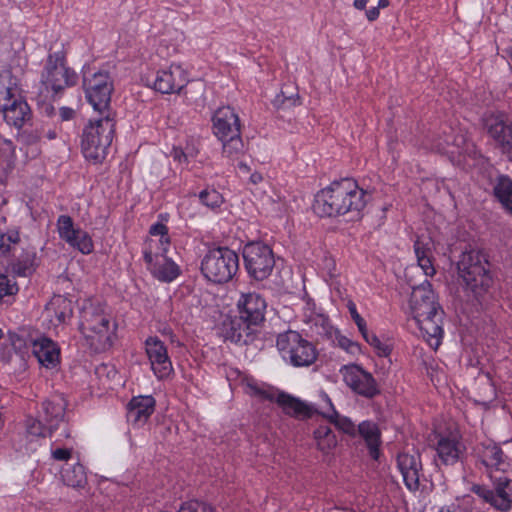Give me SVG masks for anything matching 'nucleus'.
<instances>
[{
    "label": "nucleus",
    "instance_id": "f257e3e1",
    "mask_svg": "<svg viewBox=\"0 0 512 512\" xmlns=\"http://www.w3.org/2000/svg\"><path fill=\"white\" fill-rule=\"evenodd\" d=\"M366 192L353 179L345 178L332 182L320 190L313 204L314 212L320 217H337L349 214L359 217L366 206Z\"/></svg>",
    "mask_w": 512,
    "mask_h": 512
},
{
    "label": "nucleus",
    "instance_id": "f03ea898",
    "mask_svg": "<svg viewBox=\"0 0 512 512\" xmlns=\"http://www.w3.org/2000/svg\"><path fill=\"white\" fill-rule=\"evenodd\" d=\"M409 305L423 338L431 348L437 349L443 337L444 311L429 281L413 288Z\"/></svg>",
    "mask_w": 512,
    "mask_h": 512
},
{
    "label": "nucleus",
    "instance_id": "7ed1b4c3",
    "mask_svg": "<svg viewBox=\"0 0 512 512\" xmlns=\"http://www.w3.org/2000/svg\"><path fill=\"white\" fill-rule=\"evenodd\" d=\"M456 268L458 280L467 297L480 303L493 284L486 254L476 249L464 251L459 256Z\"/></svg>",
    "mask_w": 512,
    "mask_h": 512
},
{
    "label": "nucleus",
    "instance_id": "20e7f679",
    "mask_svg": "<svg viewBox=\"0 0 512 512\" xmlns=\"http://www.w3.org/2000/svg\"><path fill=\"white\" fill-rule=\"evenodd\" d=\"M114 132V113L100 114L99 118L90 121L82 134L81 148L84 157L95 163L102 162L112 144Z\"/></svg>",
    "mask_w": 512,
    "mask_h": 512
},
{
    "label": "nucleus",
    "instance_id": "39448f33",
    "mask_svg": "<svg viewBox=\"0 0 512 512\" xmlns=\"http://www.w3.org/2000/svg\"><path fill=\"white\" fill-rule=\"evenodd\" d=\"M80 329L96 351L111 347L114 326H111V317L100 304L90 303L84 306Z\"/></svg>",
    "mask_w": 512,
    "mask_h": 512
},
{
    "label": "nucleus",
    "instance_id": "423d86ee",
    "mask_svg": "<svg viewBox=\"0 0 512 512\" xmlns=\"http://www.w3.org/2000/svg\"><path fill=\"white\" fill-rule=\"evenodd\" d=\"M201 272L210 282H229L239 268L238 254L228 247L210 249L201 261Z\"/></svg>",
    "mask_w": 512,
    "mask_h": 512
},
{
    "label": "nucleus",
    "instance_id": "0eeeda50",
    "mask_svg": "<svg viewBox=\"0 0 512 512\" xmlns=\"http://www.w3.org/2000/svg\"><path fill=\"white\" fill-rule=\"evenodd\" d=\"M276 346L282 358L294 367H308L318 357L315 345L296 331L288 330L279 334Z\"/></svg>",
    "mask_w": 512,
    "mask_h": 512
},
{
    "label": "nucleus",
    "instance_id": "6e6552de",
    "mask_svg": "<svg viewBox=\"0 0 512 512\" xmlns=\"http://www.w3.org/2000/svg\"><path fill=\"white\" fill-rule=\"evenodd\" d=\"M83 87L88 102L99 114L113 113L110 108L113 81L107 71H92L89 66L83 67Z\"/></svg>",
    "mask_w": 512,
    "mask_h": 512
},
{
    "label": "nucleus",
    "instance_id": "1a4fd4ad",
    "mask_svg": "<svg viewBox=\"0 0 512 512\" xmlns=\"http://www.w3.org/2000/svg\"><path fill=\"white\" fill-rule=\"evenodd\" d=\"M243 259L248 275L256 281L267 279L275 266L272 249L263 242H250L243 248Z\"/></svg>",
    "mask_w": 512,
    "mask_h": 512
},
{
    "label": "nucleus",
    "instance_id": "9d476101",
    "mask_svg": "<svg viewBox=\"0 0 512 512\" xmlns=\"http://www.w3.org/2000/svg\"><path fill=\"white\" fill-rule=\"evenodd\" d=\"M77 79L76 72L65 65V57L62 52L48 55L41 77V82L47 90L57 94L67 87L74 86Z\"/></svg>",
    "mask_w": 512,
    "mask_h": 512
},
{
    "label": "nucleus",
    "instance_id": "9b49d317",
    "mask_svg": "<svg viewBox=\"0 0 512 512\" xmlns=\"http://www.w3.org/2000/svg\"><path fill=\"white\" fill-rule=\"evenodd\" d=\"M490 479L493 483V489L474 484L471 491L496 510L501 512L510 511L512 509V480L503 475Z\"/></svg>",
    "mask_w": 512,
    "mask_h": 512
},
{
    "label": "nucleus",
    "instance_id": "f8f14e48",
    "mask_svg": "<svg viewBox=\"0 0 512 512\" xmlns=\"http://www.w3.org/2000/svg\"><path fill=\"white\" fill-rule=\"evenodd\" d=\"M478 461L485 467L489 478L498 476L497 473H506L511 468L509 457L503 452L500 445L492 441L479 443L475 448Z\"/></svg>",
    "mask_w": 512,
    "mask_h": 512
},
{
    "label": "nucleus",
    "instance_id": "ddd939ff",
    "mask_svg": "<svg viewBox=\"0 0 512 512\" xmlns=\"http://www.w3.org/2000/svg\"><path fill=\"white\" fill-rule=\"evenodd\" d=\"M345 384L356 394L365 398H373L380 393L377 382L371 373L362 367L351 364L340 369Z\"/></svg>",
    "mask_w": 512,
    "mask_h": 512
},
{
    "label": "nucleus",
    "instance_id": "4468645a",
    "mask_svg": "<svg viewBox=\"0 0 512 512\" xmlns=\"http://www.w3.org/2000/svg\"><path fill=\"white\" fill-rule=\"evenodd\" d=\"M57 231L60 239L64 240L73 249L86 255L92 253L94 245L91 237L86 231L75 228L70 216L60 215L58 217Z\"/></svg>",
    "mask_w": 512,
    "mask_h": 512
},
{
    "label": "nucleus",
    "instance_id": "2eb2a0df",
    "mask_svg": "<svg viewBox=\"0 0 512 512\" xmlns=\"http://www.w3.org/2000/svg\"><path fill=\"white\" fill-rule=\"evenodd\" d=\"M240 320L246 325L259 326L265 319L266 302L257 293H244L237 302Z\"/></svg>",
    "mask_w": 512,
    "mask_h": 512
},
{
    "label": "nucleus",
    "instance_id": "dca6fc26",
    "mask_svg": "<svg viewBox=\"0 0 512 512\" xmlns=\"http://www.w3.org/2000/svg\"><path fill=\"white\" fill-rule=\"evenodd\" d=\"M188 81L187 73L181 66L170 65L157 72L153 88L162 94H179Z\"/></svg>",
    "mask_w": 512,
    "mask_h": 512
},
{
    "label": "nucleus",
    "instance_id": "f3484780",
    "mask_svg": "<svg viewBox=\"0 0 512 512\" xmlns=\"http://www.w3.org/2000/svg\"><path fill=\"white\" fill-rule=\"evenodd\" d=\"M145 346L146 354L156 377L159 379L168 377L173 368L164 343L157 337H149Z\"/></svg>",
    "mask_w": 512,
    "mask_h": 512
},
{
    "label": "nucleus",
    "instance_id": "a211bd4d",
    "mask_svg": "<svg viewBox=\"0 0 512 512\" xmlns=\"http://www.w3.org/2000/svg\"><path fill=\"white\" fill-rule=\"evenodd\" d=\"M489 135L498 143L503 152H512V124L502 113L489 114L484 118Z\"/></svg>",
    "mask_w": 512,
    "mask_h": 512
},
{
    "label": "nucleus",
    "instance_id": "6ab92c4d",
    "mask_svg": "<svg viewBox=\"0 0 512 512\" xmlns=\"http://www.w3.org/2000/svg\"><path fill=\"white\" fill-rule=\"evenodd\" d=\"M144 261L152 275L162 282H171L180 274L179 266L166 254L153 255L152 251H144Z\"/></svg>",
    "mask_w": 512,
    "mask_h": 512
},
{
    "label": "nucleus",
    "instance_id": "aec40b11",
    "mask_svg": "<svg viewBox=\"0 0 512 512\" xmlns=\"http://www.w3.org/2000/svg\"><path fill=\"white\" fill-rule=\"evenodd\" d=\"M212 121L213 131L218 139L241 134L239 116L235 112L234 108L230 106H223L218 108L214 112Z\"/></svg>",
    "mask_w": 512,
    "mask_h": 512
},
{
    "label": "nucleus",
    "instance_id": "412c9836",
    "mask_svg": "<svg viewBox=\"0 0 512 512\" xmlns=\"http://www.w3.org/2000/svg\"><path fill=\"white\" fill-rule=\"evenodd\" d=\"M276 404L282 409L285 415L298 420L311 418L314 414H321L314 405L305 402L286 392H279Z\"/></svg>",
    "mask_w": 512,
    "mask_h": 512
},
{
    "label": "nucleus",
    "instance_id": "4be33fe9",
    "mask_svg": "<svg viewBox=\"0 0 512 512\" xmlns=\"http://www.w3.org/2000/svg\"><path fill=\"white\" fill-rule=\"evenodd\" d=\"M397 466L406 487L410 491H417L420 486V475L422 472L419 454L399 453L397 456Z\"/></svg>",
    "mask_w": 512,
    "mask_h": 512
},
{
    "label": "nucleus",
    "instance_id": "5701e85b",
    "mask_svg": "<svg viewBox=\"0 0 512 512\" xmlns=\"http://www.w3.org/2000/svg\"><path fill=\"white\" fill-rule=\"evenodd\" d=\"M436 451L439 459L445 465H453L458 462L465 451V446L457 435L441 436L438 439Z\"/></svg>",
    "mask_w": 512,
    "mask_h": 512
},
{
    "label": "nucleus",
    "instance_id": "b1692460",
    "mask_svg": "<svg viewBox=\"0 0 512 512\" xmlns=\"http://www.w3.org/2000/svg\"><path fill=\"white\" fill-rule=\"evenodd\" d=\"M155 410V399L148 396L133 397L128 404L127 418L134 425L145 424Z\"/></svg>",
    "mask_w": 512,
    "mask_h": 512
},
{
    "label": "nucleus",
    "instance_id": "393cba45",
    "mask_svg": "<svg viewBox=\"0 0 512 512\" xmlns=\"http://www.w3.org/2000/svg\"><path fill=\"white\" fill-rule=\"evenodd\" d=\"M67 403L61 396H54L42 403V413L40 417L46 425L49 426V432L52 433L58 428L59 424L64 420Z\"/></svg>",
    "mask_w": 512,
    "mask_h": 512
},
{
    "label": "nucleus",
    "instance_id": "a878e982",
    "mask_svg": "<svg viewBox=\"0 0 512 512\" xmlns=\"http://www.w3.org/2000/svg\"><path fill=\"white\" fill-rule=\"evenodd\" d=\"M32 351L38 362L46 368L59 364L60 350L51 339L41 337L33 341Z\"/></svg>",
    "mask_w": 512,
    "mask_h": 512
},
{
    "label": "nucleus",
    "instance_id": "bb28decb",
    "mask_svg": "<svg viewBox=\"0 0 512 512\" xmlns=\"http://www.w3.org/2000/svg\"><path fill=\"white\" fill-rule=\"evenodd\" d=\"M0 112L3 113L7 124L21 128L30 117V108L21 95L12 99L11 102L1 106Z\"/></svg>",
    "mask_w": 512,
    "mask_h": 512
},
{
    "label": "nucleus",
    "instance_id": "cd10ccee",
    "mask_svg": "<svg viewBox=\"0 0 512 512\" xmlns=\"http://www.w3.org/2000/svg\"><path fill=\"white\" fill-rule=\"evenodd\" d=\"M357 435H359L365 442L369 455L377 460L380 455L381 431L378 425L369 420H365L358 425Z\"/></svg>",
    "mask_w": 512,
    "mask_h": 512
},
{
    "label": "nucleus",
    "instance_id": "c85d7f7f",
    "mask_svg": "<svg viewBox=\"0 0 512 512\" xmlns=\"http://www.w3.org/2000/svg\"><path fill=\"white\" fill-rule=\"evenodd\" d=\"M325 398L330 405L331 412H321V415L324 418H326L330 423L334 424L343 433L351 437H355L357 435L358 425H355L350 418L346 416H340L338 412L334 409L330 398L327 395H325Z\"/></svg>",
    "mask_w": 512,
    "mask_h": 512
},
{
    "label": "nucleus",
    "instance_id": "c756f323",
    "mask_svg": "<svg viewBox=\"0 0 512 512\" xmlns=\"http://www.w3.org/2000/svg\"><path fill=\"white\" fill-rule=\"evenodd\" d=\"M63 482L72 488H83L87 484L84 466L80 463L67 465L61 470Z\"/></svg>",
    "mask_w": 512,
    "mask_h": 512
},
{
    "label": "nucleus",
    "instance_id": "7c9ffc66",
    "mask_svg": "<svg viewBox=\"0 0 512 512\" xmlns=\"http://www.w3.org/2000/svg\"><path fill=\"white\" fill-rule=\"evenodd\" d=\"M313 436L317 449L323 454H329L337 446L336 435L328 426H319L317 429H315Z\"/></svg>",
    "mask_w": 512,
    "mask_h": 512
},
{
    "label": "nucleus",
    "instance_id": "2f4dec72",
    "mask_svg": "<svg viewBox=\"0 0 512 512\" xmlns=\"http://www.w3.org/2000/svg\"><path fill=\"white\" fill-rule=\"evenodd\" d=\"M493 193L503 207L512 214V180L504 176L499 177Z\"/></svg>",
    "mask_w": 512,
    "mask_h": 512
},
{
    "label": "nucleus",
    "instance_id": "473e14b6",
    "mask_svg": "<svg viewBox=\"0 0 512 512\" xmlns=\"http://www.w3.org/2000/svg\"><path fill=\"white\" fill-rule=\"evenodd\" d=\"M47 311L53 312L59 323H64L72 316V303L67 298L57 295L51 299Z\"/></svg>",
    "mask_w": 512,
    "mask_h": 512
},
{
    "label": "nucleus",
    "instance_id": "72a5a7b5",
    "mask_svg": "<svg viewBox=\"0 0 512 512\" xmlns=\"http://www.w3.org/2000/svg\"><path fill=\"white\" fill-rule=\"evenodd\" d=\"M222 142V153L225 157L235 160L244 153V143L241 134L237 136H228L227 138H219Z\"/></svg>",
    "mask_w": 512,
    "mask_h": 512
},
{
    "label": "nucleus",
    "instance_id": "f704fd0d",
    "mask_svg": "<svg viewBox=\"0 0 512 512\" xmlns=\"http://www.w3.org/2000/svg\"><path fill=\"white\" fill-rule=\"evenodd\" d=\"M26 435L27 437L33 438H46L51 436L49 432V426L44 425L41 420L33 417H28L25 421Z\"/></svg>",
    "mask_w": 512,
    "mask_h": 512
},
{
    "label": "nucleus",
    "instance_id": "c9c22d12",
    "mask_svg": "<svg viewBox=\"0 0 512 512\" xmlns=\"http://www.w3.org/2000/svg\"><path fill=\"white\" fill-rule=\"evenodd\" d=\"M199 199L205 206L215 209L223 203L222 195L215 189H205L200 192Z\"/></svg>",
    "mask_w": 512,
    "mask_h": 512
},
{
    "label": "nucleus",
    "instance_id": "e433bc0d",
    "mask_svg": "<svg viewBox=\"0 0 512 512\" xmlns=\"http://www.w3.org/2000/svg\"><path fill=\"white\" fill-rule=\"evenodd\" d=\"M362 337L369 345H371L375 349L378 356L386 357L390 355L391 347L388 344L381 342L380 339L375 334L369 333V331L367 330L365 332V335H362Z\"/></svg>",
    "mask_w": 512,
    "mask_h": 512
},
{
    "label": "nucleus",
    "instance_id": "4c0bfd02",
    "mask_svg": "<svg viewBox=\"0 0 512 512\" xmlns=\"http://www.w3.org/2000/svg\"><path fill=\"white\" fill-rule=\"evenodd\" d=\"M414 252L417 260L425 257H433L431 240L428 238L417 237L414 242Z\"/></svg>",
    "mask_w": 512,
    "mask_h": 512
},
{
    "label": "nucleus",
    "instance_id": "58836bf2",
    "mask_svg": "<svg viewBox=\"0 0 512 512\" xmlns=\"http://www.w3.org/2000/svg\"><path fill=\"white\" fill-rule=\"evenodd\" d=\"M18 287L14 278H9L7 275L0 274V299L5 296L16 294Z\"/></svg>",
    "mask_w": 512,
    "mask_h": 512
},
{
    "label": "nucleus",
    "instance_id": "ea45409f",
    "mask_svg": "<svg viewBox=\"0 0 512 512\" xmlns=\"http://www.w3.org/2000/svg\"><path fill=\"white\" fill-rule=\"evenodd\" d=\"M347 308L349 310V313L354 320L355 324L358 327L359 332L361 335H365V332L368 330L366 321L360 316V314L357 312L356 305L353 301H349L347 303Z\"/></svg>",
    "mask_w": 512,
    "mask_h": 512
},
{
    "label": "nucleus",
    "instance_id": "a19ab883",
    "mask_svg": "<svg viewBox=\"0 0 512 512\" xmlns=\"http://www.w3.org/2000/svg\"><path fill=\"white\" fill-rule=\"evenodd\" d=\"M337 341L339 347H341L342 349H344L345 351L352 355L358 354L361 351L360 345L358 343L353 342L352 340L345 336L338 337Z\"/></svg>",
    "mask_w": 512,
    "mask_h": 512
},
{
    "label": "nucleus",
    "instance_id": "79ce46f5",
    "mask_svg": "<svg viewBox=\"0 0 512 512\" xmlns=\"http://www.w3.org/2000/svg\"><path fill=\"white\" fill-rule=\"evenodd\" d=\"M418 266L423 270L426 276H433L436 273L433 265V257H425L417 260Z\"/></svg>",
    "mask_w": 512,
    "mask_h": 512
},
{
    "label": "nucleus",
    "instance_id": "37998d69",
    "mask_svg": "<svg viewBox=\"0 0 512 512\" xmlns=\"http://www.w3.org/2000/svg\"><path fill=\"white\" fill-rule=\"evenodd\" d=\"M72 448H56L51 451V456L56 461H68L72 457Z\"/></svg>",
    "mask_w": 512,
    "mask_h": 512
},
{
    "label": "nucleus",
    "instance_id": "c03bdc74",
    "mask_svg": "<svg viewBox=\"0 0 512 512\" xmlns=\"http://www.w3.org/2000/svg\"><path fill=\"white\" fill-rule=\"evenodd\" d=\"M242 331H244V329L240 327L236 328L234 323H231L230 331H226V338L230 339L232 342H240L243 337Z\"/></svg>",
    "mask_w": 512,
    "mask_h": 512
},
{
    "label": "nucleus",
    "instance_id": "a18cd8bd",
    "mask_svg": "<svg viewBox=\"0 0 512 512\" xmlns=\"http://www.w3.org/2000/svg\"><path fill=\"white\" fill-rule=\"evenodd\" d=\"M149 233L152 236L161 237L168 233V227L166 225H164L163 223H156L150 227Z\"/></svg>",
    "mask_w": 512,
    "mask_h": 512
},
{
    "label": "nucleus",
    "instance_id": "49530a36",
    "mask_svg": "<svg viewBox=\"0 0 512 512\" xmlns=\"http://www.w3.org/2000/svg\"><path fill=\"white\" fill-rule=\"evenodd\" d=\"M281 96L283 97V99L281 100L282 104H284L285 102H288L290 105H293V106L300 104L299 95L297 93L295 94V96L294 95L286 96L285 92L282 91ZM276 101L277 102L280 101V96H277Z\"/></svg>",
    "mask_w": 512,
    "mask_h": 512
},
{
    "label": "nucleus",
    "instance_id": "de8ad7c7",
    "mask_svg": "<svg viewBox=\"0 0 512 512\" xmlns=\"http://www.w3.org/2000/svg\"><path fill=\"white\" fill-rule=\"evenodd\" d=\"M159 245L161 250L160 254H166L170 245V237L168 233L159 238Z\"/></svg>",
    "mask_w": 512,
    "mask_h": 512
},
{
    "label": "nucleus",
    "instance_id": "09e8293b",
    "mask_svg": "<svg viewBox=\"0 0 512 512\" xmlns=\"http://www.w3.org/2000/svg\"><path fill=\"white\" fill-rule=\"evenodd\" d=\"M75 115V111L69 107L60 108V117L63 121L71 120Z\"/></svg>",
    "mask_w": 512,
    "mask_h": 512
},
{
    "label": "nucleus",
    "instance_id": "8fccbe9b",
    "mask_svg": "<svg viewBox=\"0 0 512 512\" xmlns=\"http://www.w3.org/2000/svg\"><path fill=\"white\" fill-rule=\"evenodd\" d=\"M2 236L5 237V247H9L10 248V244H17L20 240L19 238V234L17 232H14V233H11V234H8V235H5V234H1Z\"/></svg>",
    "mask_w": 512,
    "mask_h": 512
},
{
    "label": "nucleus",
    "instance_id": "3c124183",
    "mask_svg": "<svg viewBox=\"0 0 512 512\" xmlns=\"http://www.w3.org/2000/svg\"><path fill=\"white\" fill-rule=\"evenodd\" d=\"M280 391H271V390H264L263 393L261 394V397L260 399L262 400H268L270 402H275L276 403V399L278 398V393Z\"/></svg>",
    "mask_w": 512,
    "mask_h": 512
},
{
    "label": "nucleus",
    "instance_id": "603ef678",
    "mask_svg": "<svg viewBox=\"0 0 512 512\" xmlns=\"http://www.w3.org/2000/svg\"><path fill=\"white\" fill-rule=\"evenodd\" d=\"M379 10L380 9L377 6L372 7L370 9L366 10L365 14H366V18L368 19V21L373 22L376 19H378L379 14H380Z\"/></svg>",
    "mask_w": 512,
    "mask_h": 512
},
{
    "label": "nucleus",
    "instance_id": "864d4df0",
    "mask_svg": "<svg viewBox=\"0 0 512 512\" xmlns=\"http://www.w3.org/2000/svg\"><path fill=\"white\" fill-rule=\"evenodd\" d=\"M173 158L180 163L187 161V155L180 149L173 150Z\"/></svg>",
    "mask_w": 512,
    "mask_h": 512
},
{
    "label": "nucleus",
    "instance_id": "5fc2aeb1",
    "mask_svg": "<svg viewBox=\"0 0 512 512\" xmlns=\"http://www.w3.org/2000/svg\"><path fill=\"white\" fill-rule=\"evenodd\" d=\"M262 180H263V176H262V174H260L258 172H254L250 176V182L255 184V185L259 184L260 182H262Z\"/></svg>",
    "mask_w": 512,
    "mask_h": 512
},
{
    "label": "nucleus",
    "instance_id": "6e6d98bb",
    "mask_svg": "<svg viewBox=\"0 0 512 512\" xmlns=\"http://www.w3.org/2000/svg\"><path fill=\"white\" fill-rule=\"evenodd\" d=\"M249 389H250V393L253 395V396H257V397H261V394L263 393V391L265 389H262L260 387H257V386H254V385H249L248 386Z\"/></svg>",
    "mask_w": 512,
    "mask_h": 512
},
{
    "label": "nucleus",
    "instance_id": "4d7b16f0",
    "mask_svg": "<svg viewBox=\"0 0 512 512\" xmlns=\"http://www.w3.org/2000/svg\"><path fill=\"white\" fill-rule=\"evenodd\" d=\"M367 5V0H354V7L358 10L365 9Z\"/></svg>",
    "mask_w": 512,
    "mask_h": 512
},
{
    "label": "nucleus",
    "instance_id": "13d9d810",
    "mask_svg": "<svg viewBox=\"0 0 512 512\" xmlns=\"http://www.w3.org/2000/svg\"><path fill=\"white\" fill-rule=\"evenodd\" d=\"M390 4V1L389 0H378V5L377 7H379V9H383V8H386L388 7Z\"/></svg>",
    "mask_w": 512,
    "mask_h": 512
},
{
    "label": "nucleus",
    "instance_id": "bf43d9fd",
    "mask_svg": "<svg viewBox=\"0 0 512 512\" xmlns=\"http://www.w3.org/2000/svg\"><path fill=\"white\" fill-rule=\"evenodd\" d=\"M47 137H48L49 139H54V138L56 137V134H55V132H53V131H49V132L47 133Z\"/></svg>",
    "mask_w": 512,
    "mask_h": 512
},
{
    "label": "nucleus",
    "instance_id": "052dcab7",
    "mask_svg": "<svg viewBox=\"0 0 512 512\" xmlns=\"http://www.w3.org/2000/svg\"><path fill=\"white\" fill-rule=\"evenodd\" d=\"M3 426H4V420H3L2 414L0 413V430L3 428Z\"/></svg>",
    "mask_w": 512,
    "mask_h": 512
},
{
    "label": "nucleus",
    "instance_id": "680f3d73",
    "mask_svg": "<svg viewBox=\"0 0 512 512\" xmlns=\"http://www.w3.org/2000/svg\"><path fill=\"white\" fill-rule=\"evenodd\" d=\"M441 512H457L456 510H450V509H446V510H442ZM458 512H463L461 509L458 508Z\"/></svg>",
    "mask_w": 512,
    "mask_h": 512
},
{
    "label": "nucleus",
    "instance_id": "e2e57ef3",
    "mask_svg": "<svg viewBox=\"0 0 512 512\" xmlns=\"http://www.w3.org/2000/svg\"><path fill=\"white\" fill-rule=\"evenodd\" d=\"M318 318L324 323L326 321L325 318L321 317V316H318Z\"/></svg>",
    "mask_w": 512,
    "mask_h": 512
},
{
    "label": "nucleus",
    "instance_id": "0e129e2a",
    "mask_svg": "<svg viewBox=\"0 0 512 512\" xmlns=\"http://www.w3.org/2000/svg\"><path fill=\"white\" fill-rule=\"evenodd\" d=\"M508 54H509V56H510V58L512 60V49L508 51Z\"/></svg>",
    "mask_w": 512,
    "mask_h": 512
}]
</instances>
